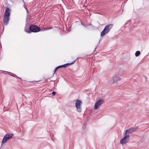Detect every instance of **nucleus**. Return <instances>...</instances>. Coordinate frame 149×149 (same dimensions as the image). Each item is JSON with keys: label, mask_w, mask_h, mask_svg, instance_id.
Wrapping results in <instances>:
<instances>
[{"label": "nucleus", "mask_w": 149, "mask_h": 149, "mask_svg": "<svg viewBox=\"0 0 149 149\" xmlns=\"http://www.w3.org/2000/svg\"><path fill=\"white\" fill-rule=\"evenodd\" d=\"M82 103V101L79 100H77L75 102V107L77 111L78 112L81 111V104Z\"/></svg>", "instance_id": "obj_4"}, {"label": "nucleus", "mask_w": 149, "mask_h": 149, "mask_svg": "<svg viewBox=\"0 0 149 149\" xmlns=\"http://www.w3.org/2000/svg\"><path fill=\"white\" fill-rule=\"evenodd\" d=\"M56 69H57L58 70L59 69L61 68H62V67L61 65H59V66L57 67H56Z\"/></svg>", "instance_id": "obj_14"}, {"label": "nucleus", "mask_w": 149, "mask_h": 149, "mask_svg": "<svg viewBox=\"0 0 149 149\" xmlns=\"http://www.w3.org/2000/svg\"><path fill=\"white\" fill-rule=\"evenodd\" d=\"M138 127H132L128 130H127L125 131L124 135L127 134L132 133L136 131Z\"/></svg>", "instance_id": "obj_6"}, {"label": "nucleus", "mask_w": 149, "mask_h": 149, "mask_svg": "<svg viewBox=\"0 0 149 149\" xmlns=\"http://www.w3.org/2000/svg\"><path fill=\"white\" fill-rule=\"evenodd\" d=\"M140 54V51H137L135 53V55L136 56H138Z\"/></svg>", "instance_id": "obj_13"}, {"label": "nucleus", "mask_w": 149, "mask_h": 149, "mask_svg": "<svg viewBox=\"0 0 149 149\" xmlns=\"http://www.w3.org/2000/svg\"><path fill=\"white\" fill-rule=\"evenodd\" d=\"M27 26H28V24L27 23V24H26V26H25V30H26V28L27 27Z\"/></svg>", "instance_id": "obj_19"}, {"label": "nucleus", "mask_w": 149, "mask_h": 149, "mask_svg": "<svg viewBox=\"0 0 149 149\" xmlns=\"http://www.w3.org/2000/svg\"><path fill=\"white\" fill-rule=\"evenodd\" d=\"M81 23L82 25L83 24L81 22Z\"/></svg>", "instance_id": "obj_23"}, {"label": "nucleus", "mask_w": 149, "mask_h": 149, "mask_svg": "<svg viewBox=\"0 0 149 149\" xmlns=\"http://www.w3.org/2000/svg\"><path fill=\"white\" fill-rule=\"evenodd\" d=\"M100 42V40H99V42Z\"/></svg>", "instance_id": "obj_26"}, {"label": "nucleus", "mask_w": 149, "mask_h": 149, "mask_svg": "<svg viewBox=\"0 0 149 149\" xmlns=\"http://www.w3.org/2000/svg\"><path fill=\"white\" fill-rule=\"evenodd\" d=\"M104 102V100L102 99H100L95 104L94 108L95 109H97Z\"/></svg>", "instance_id": "obj_7"}, {"label": "nucleus", "mask_w": 149, "mask_h": 149, "mask_svg": "<svg viewBox=\"0 0 149 149\" xmlns=\"http://www.w3.org/2000/svg\"><path fill=\"white\" fill-rule=\"evenodd\" d=\"M96 48H97V47H96L95 48V49Z\"/></svg>", "instance_id": "obj_25"}, {"label": "nucleus", "mask_w": 149, "mask_h": 149, "mask_svg": "<svg viewBox=\"0 0 149 149\" xmlns=\"http://www.w3.org/2000/svg\"><path fill=\"white\" fill-rule=\"evenodd\" d=\"M77 59H75L74 61L73 62H72L71 63H66V64H64L63 65H61V66H62V68H65L68 65H70V64H73V63H74L76 61Z\"/></svg>", "instance_id": "obj_8"}, {"label": "nucleus", "mask_w": 149, "mask_h": 149, "mask_svg": "<svg viewBox=\"0 0 149 149\" xmlns=\"http://www.w3.org/2000/svg\"><path fill=\"white\" fill-rule=\"evenodd\" d=\"M9 74L10 75H11L13 77H16L17 78H19L16 75H15V74H12L11 72H9Z\"/></svg>", "instance_id": "obj_12"}, {"label": "nucleus", "mask_w": 149, "mask_h": 149, "mask_svg": "<svg viewBox=\"0 0 149 149\" xmlns=\"http://www.w3.org/2000/svg\"><path fill=\"white\" fill-rule=\"evenodd\" d=\"M113 26L112 24H110L106 26L103 30L102 31L101 33V36H103L105 35L107 33L110 31V30L112 29Z\"/></svg>", "instance_id": "obj_3"}, {"label": "nucleus", "mask_w": 149, "mask_h": 149, "mask_svg": "<svg viewBox=\"0 0 149 149\" xmlns=\"http://www.w3.org/2000/svg\"><path fill=\"white\" fill-rule=\"evenodd\" d=\"M86 127L85 123H84V125H83V127L84 128H85Z\"/></svg>", "instance_id": "obj_18"}, {"label": "nucleus", "mask_w": 149, "mask_h": 149, "mask_svg": "<svg viewBox=\"0 0 149 149\" xmlns=\"http://www.w3.org/2000/svg\"><path fill=\"white\" fill-rule=\"evenodd\" d=\"M113 82H117L120 80V78L119 77L116 76L113 77Z\"/></svg>", "instance_id": "obj_9"}, {"label": "nucleus", "mask_w": 149, "mask_h": 149, "mask_svg": "<svg viewBox=\"0 0 149 149\" xmlns=\"http://www.w3.org/2000/svg\"><path fill=\"white\" fill-rule=\"evenodd\" d=\"M52 29V27H50V28H46L45 29V30H49V29Z\"/></svg>", "instance_id": "obj_17"}, {"label": "nucleus", "mask_w": 149, "mask_h": 149, "mask_svg": "<svg viewBox=\"0 0 149 149\" xmlns=\"http://www.w3.org/2000/svg\"><path fill=\"white\" fill-rule=\"evenodd\" d=\"M22 2H23V3H24V5H25V3H24V1L23 0H22Z\"/></svg>", "instance_id": "obj_20"}, {"label": "nucleus", "mask_w": 149, "mask_h": 149, "mask_svg": "<svg viewBox=\"0 0 149 149\" xmlns=\"http://www.w3.org/2000/svg\"><path fill=\"white\" fill-rule=\"evenodd\" d=\"M40 30L41 29L40 27L33 24H32L30 26L29 30H24L26 32L29 33H30L31 32H37L40 31Z\"/></svg>", "instance_id": "obj_2"}, {"label": "nucleus", "mask_w": 149, "mask_h": 149, "mask_svg": "<svg viewBox=\"0 0 149 149\" xmlns=\"http://www.w3.org/2000/svg\"><path fill=\"white\" fill-rule=\"evenodd\" d=\"M125 135V136L120 140V143L121 144H126L127 142L129 140V135L126 134Z\"/></svg>", "instance_id": "obj_5"}, {"label": "nucleus", "mask_w": 149, "mask_h": 149, "mask_svg": "<svg viewBox=\"0 0 149 149\" xmlns=\"http://www.w3.org/2000/svg\"><path fill=\"white\" fill-rule=\"evenodd\" d=\"M10 9L8 7H6L3 18V23L4 25H7L8 24L10 19Z\"/></svg>", "instance_id": "obj_1"}, {"label": "nucleus", "mask_w": 149, "mask_h": 149, "mask_svg": "<svg viewBox=\"0 0 149 149\" xmlns=\"http://www.w3.org/2000/svg\"><path fill=\"white\" fill-rule=\"evenodd\" d=\"M8 140L7 138V134H6V135H5L3 137L2 141V144H3L5 143H6Z\"/></svg>", "instance_id": "obj_10"}, {"label": "nucleus", "mask_w": 149, "mask_h": 149, "mask_svg": "<svg viewBox=\"0 0 149 149\" xmlns=\"http://www.w3.org/2000/svg\"><path fill=\"white\" fill-rule=\"evenodd\" d=\"M87 25L88 26H89V25H92V24H87Z\"/></svg>", "instance_id": "obj_21"}, {"label": "nucleus", "mask_w": 149, "mask_h": 149, "mask_svg": "<svg viewBox=\"0 0 149 149\" xmlns=\"http://www.w3.org/2000/svg\"><path fill=\"white\" fill-rule=\"evenodd\" d=\"M24 8L26 9L27 10V9L26 8H25V7H24Z\"/></svg>", "instance_id": "obj_24"}, {"label": "nucleus", "mask_w": 149, "mask_h": 149, "mask_svg": "<svg viewBox=\"0 0 149 149\" xmlns=\"http://www.w3.org/2000/svg\"><path fill=\"white\" fill-rule=\"evenodd\" d=\"M82 25H83V26H84L86 27V26H85V25H84V24H83Z\"/></svg>", "instance_id": "obj_22"}, {"label": "nucleus", "mask_w": 149, "mask_h": 149, "mask_svg": "<svg viewBox=\"0 0 149 149\" xmlns=\"http://www.w3.org/2000/svg\"><path fill=\"white\" fill-rule=\"evenodd\" d=\"M52 93L53 95H55L56 94V92L54 91L52 92Z\"/></svg>", "instance_id": "obj_15"}, {"label": "nucleus", "mask_w": 149, "mask_h": 149, "mask_svg": "<svg viewBox=\"0 0 149 149\" xmlns=\"http://www.w3.org/2000/svg\"><path fill=\"white\" fill-rule=\"evenodd\" d=\"M13 135V134H7V138L8 140H9L11 138Z\"/></svg>", "instance_id": "obj_11"}, {"label": "nucleus", "mask_w": 149, "mask_h": 149, "mask_svg": "<svg viewBox=\"0 0 149 149\" xmlns=\"http://www.w3.org/2000/svg\"><path fill=\"white\" fill-rule=\"evenodd\" d=\"M58 70L57 69H56V68L54 70V74H53V75H54L56 72Z\"/></svg>", "instance_id": "obj_16"}]
</instances>
